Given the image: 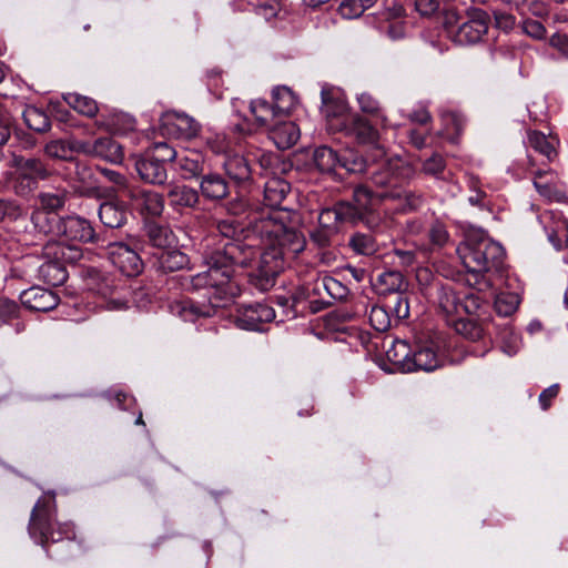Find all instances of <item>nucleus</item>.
<instances>
[{"mask_svg":"<svg viewBox=\"0 0 568 568\" xmlns=\"http://www.w3.org/2000/svg\"><path fill=\"white\" fill-rule=\"evenodd\" d=\"M82 141L77 139H57L45 143L44 154L52 160L73 161V153H81Z\"/></svg>","mask_w":568,"mask_h":568,"instance_id":"obj_27","label":"nucleus"},{"mask_svg":"<svg viewBox=\"0 0 568 568\" xmlns=\"http://www.w3.org/2000/svg\"><path fill=\"white\" fill-rule=\"evenodd\" d=\"M268 130L271 139L280 150L292 148L300 139V129L292 121L277 119Z\"/></svg>","mask_w":568,"mask_h":568,"instance_id":"obj_23","label":"nucleus"},{"mask_svg":"<svg viewBox=\"0 0 568 568\" xmlns=\"http://www.w3.org/2000/svg\"><path fill=\"white\" fill-rule=\"evenodd\" d=\"M397 168V163L387 162L369 171V179L375 187L374 190L377 192L376 196L379 201L389 202L390 197H382L379 195L390 193L402 186L400 179L396 173Z\"/></svg>","mask_w":568,"mask_h":568,"instance_id":"obj_17","label":"nucleus"},{"mask_svg":"<svg viewBox=\"0 0 568 568\" xmlns=\"http://www.w3.org/2000/svg\"><path fill=\"white\" fill-rule=\"evenodd\" d=\"M31 223L36 231L37 240L23 239L26 245H38L43 239L53 233L54 227H58L59 219L53 216L50 212L43 210H36L31 213Z\"/></svg>","mask_w":568,"mask_h":568,"instance_id":"obj_28","label":"nucleus"},{"mask_svg":"<svg viewBox=\"0 0 568 568\" xmlns=\"http://www.w3.org/2000/svg\"><path fill=\"white\" fill-rule=\"evenodd\" d=\"M313 161L321 172H333L338 164L346 168L345 163H342L337 152L326 145H322L315 149Z\"/></svg>","mask_w":568,"mask_h":568,"instance_id":"obj_41","label":"nucleus"},{"mask_svg":"<svg viewBox=\"0 0 568 568\" xmlns=\"http://www.w3.org/2000/svg\"><path fill=\"white\" fill-rule=\"evenodd\" d=\"M26 125L38 133H45L51 129L49 115L34 105H27L22 112Z\"/></svg>","mask_w":568,"mask_h":568,"instance_id":"obj_40","label":"nucleus"},{"mask_svg":"<svg viewBox=\"0 0 568 568\" xmlns=\"http://www.w3.org/2000/svg\"><path fill=\"white\" fill-rule=\"evenodd\" d=\"M291 191V185L284 179L278 176L270 178L264 184V204L266 207L261 209L258 212L264 210H287L282 207L281 204Z\"/></svg>","mask_w":568,"mask_h":568,"instance_id":"obj_22","label":"nucleus"},{"mask_svg":"<svg viewBox=\"0 0 568 568\" xmlns=\"http://www.w3.org/2000/svg\"><path fill=\"white\" fill-rule=\"evenodd\" d=\"M204 261L207 266L205 272L191 277L193 290H206L207 301L197 302L190 298L171 303V312L184 322H195L200 317L214 316L219 308L226 306L234 297L240 295L241 288L236 282H229L217 266L210 252H205Z\"/></svg>","mask_w":568,"mask_h":568,"instance_id":"obj_2","label":"nucleus"},{"mask_svg":"<svg viewBox=\"0 0 568 568\" xmlns=\"http://www.w3.org/2000/svg\"><path fill=\"white\" fill-rule=\"evenodd\" d=\"M527 170L540 197L547 202H562L566 200L565 184L556 171L536 169V162L529 155L527 156Z\"/></svg>","mask_w":568,"mask_h":568,"instance_id":"obj_8","label":"nucleus"},{"mask_svg":"<svg viewBox=\"0 0 568 568\" xmlns=\"http://www.w3.org/2000/svg\"><path fill=\"white\" fill-rule=\"evenodd\" d=\"M223 168L229 178L236 183L247 182L252 176L248 160L241 154L226 155Z\"/></svg>","mask_w":568,"mask_h":568,"instance_id":"obj_35","label":"nucleus"},{"mask_svg":"<svg viewBox=\"0 0 568 568\" xmlns=\"http://www.w3.org/2000/svg\"><path fill=\"white\" fill-rule=\"evenodd\" d=\"M88 287L100 294L105 301V307L110 311H121L128 308V301L119 295V285L115 280L102 273L100 270L90 267L85 272Z\"/></svg>","mask_w":568,"mask_h":568,"instance_id":"obj_9","label":"nucleus"},{"mask_svg":"<svg viewBox=\"0 0 568 568\" xmlns=\"http://www.w3.org/2000/svg\"><path fill=\"white\" fill-rule=\"evenodd\" d=\"M321 97L322 111L327 118H337L346 112V102L339 97H334L331 90L323 89Z\"/></svg>","mask_w":568,"mask_h":568,"instance_id":"obj_49","label":"nucleus"},{"mask_svg":"<svg viewBox=\"0 0 568 568\" xmlns=\"http://www.w3.org/2000/svg\"><path fill=\"white\" fill-rule=\"evenodd\" d=\"M301 224V214L294 210H264L248 215L252 235L265 245L257 268L250 275V282L260 291L274 286L284 267L285 251L292 254L304 251L306 240Z\"/></svg>","mask_w":568,"mask_h":568,"instance_id":"obj_1","label":"nucleus"},{"mask_svg":"<svg viewBox=\"0 0 568 568\" xmlns=\"http://www.w3.org/2000/svg\"><path fill=\"white\" fill-rule=\"evenodd\" d=\"M161 123V128L168 135L182 140L195 138L201 129V125L193 118L176 112L164 114Z\"/></svg>","mask_w":568,"mask_h":568,"instance_id":"obj_14","label":"nucleus"},{"mask_svg":"<svg viewBox=\"0 0 568 568\" xmlns=\"http://www.w3.org/2000/svg\"><path fill=\"white\" fill-rule=\"evenodd\" d=\"M455 332L467 339L478 341L483 337L484 328L480 323L474 318L457 316L448 323Z\"/></svg>","mask_w":568,"mask_h":568,"instance_id":"obj_42","label":"nucleus"},{"mask_svg":"<svg viewBox=\"0 0 568 568\" xmlns=\"http://www.w3.org/2000/svg\"><path fill=\"white\" fill-rule=\"evenodd\" d=\"M247 240L248 242L241 240L226 241L209 251L215 261L214 263L217 264L224 276L229 277V282H235L233 277L239 267L251 266L252 262L257 256L261 258L263 254L258 245L253 243L255 239L247 237Z\"/></svg>","mask_w":568,"mask_h":568,"instance_id":"obj_6","label":"nucleus"},{"mask_svg":"<svg viewBox=\"0 0 568 568\" xmlns=\"http://www.w3.org/2000/svg\"><path fill=\"white\" fill-rule=\"evenodd\" d=\"M338 234L328 231L327 229H322V226L317 225L313 231L310 232V239L313 244H315L320 248H325L332 245L334 239Z\"/></svg>","mask_w":568,"mask_h":568,"instance_id":"obj_63","label":"nucleus"},{"mask_svg":"<svg viewBox=\"0 0 568 568\" xmlns=\"http://www.w3.org/2000/svg\"><path fill=\"white\" fill-rule=\"evenodd\" d=\"M558 143L555 136H547L540 131L529 130L527 132V145L534 151L545 156L548 162H552L557 155L556 144Z\"/></svg>","mask_w":568,"mask_h":568,"instance_id":"obj_32","label":"nucleus"},{"mask_svg":"<svg viewBox=\"0 0 568 568\" xmlns=\"http://www.w3.org/2000/svg\"><path fill=\"white\" fill-rule=\"evenodd\" d=\"M334 207L341 225L357 224L365 221L359 211L349 201H338L334 204Z\"/></svg>","mask_w":568,"mask_h":568,"instance_id":"obj_50","label":"nucleus"},{"mask_svg":"<svg viewBox=\"0 0 568 568\" xmlns=\"http://www.w3.org/2000/svg\"><path fill=\"white\" fill-rule=\"evenodd\" d=\"M347 134L353 135L358 143L367 144L375 149L376 156L386 155L384 148L379 144V132L369 123L368 120L355 114L346 126Z\"/></svg>","mask_w":568,"mask_h":568,"instance_id":"obj_16","label":"nucleus"},{"mask_svg":"<svg viewBox=\"0 0 568 568\" xmlns=\"http://www.w3.org/2000/svg\"><path fill=\"white\" fill-rule=\"evenodd\" d=\"M317 221L318 225L322 226V229H327L328 231H333L337 234L341 231L342 225L338 221L334 205L322 209L318 214Z\"/></svg>","mask_w":568,"mask_h":568,"instance_id":"obj_59","label":"nucleus"},{"mask_svg":"<svg viewBox=\"0 0 568 568\" xmlns=\"http://www.w3.org/2000/svg\"><path fill=\"white\" fill-rule=\"evenodd\" d=\"M437 304L447 324L460 315V297L452 286H442L438 290Z\"/></svg>","mask_w":568,"mask_h":568,"instance_id":"obj_33","label":"nucleus"},{"mask_svg":"<svg viewBox=\"0 0 568 568\" xmlns=\"http://www.w3.org/2000/svg\"><path fill=\"white\" fill-rule=\"evenodd\" d=\"M83 256V251L78 245H70L57 241H48L42 245V257L52 258L62 263L67 267V264H75Z\"/></svg>","mask_w":568,"mask_h":568,"instance_id":"obj_21","label":"nucleus"},{"mask_svg":"<svg viewBox=\"0 0 568 568\" xmlns=\"http://www.w3.org/2000/svg\"><path fill=\"white\" fill-rule=\"evenodd\" d=\"M387 357L403 372L425 371L432 372L440 366V359L433 344L419 345L413 354L409 353L408 344L404 341L394 343L392 349L387 351Z\"/></svg>","mask_w":568,"mask_h":568,"instance_id":"obj_7","label":"nucleus"},{"mask_svg":"<svg viewBox=\"0 0 568 568\" xmlns=\"http://www.w3.org/2000/svg\"><path fill=\"white\" fill-rule=\"evenodd\" d=\"M349 247L361 255H373L378 251V243L372 233L356 232L349 237Z\"/></svg>","mask_w":568,"mask_h":568,"instance_id":"obj_45","label":"nucleus"},{"mask_svg":"<svg viewBox=\"0 0 568 568\" xmlns=\"http://www.w3.org/2000/svg\"><path fill=\"white\" fill-rule=\"evenodd\" d=\"M250 110L253 113L260 126L270 128L277 119H282L274 105L264 99L253 100L250 104Z\"/></svg>","mask_w":568,"mask_h":568,"instance_id":"obj_39","label":"nucleus"},{"mask_svg":"<svg viewBox=\"0 0 568 568\" xmlns=\"http://www.w3.org/2000/svg\"><path fill=\"white\" fill-rule=\"evenodd\" d=\"M82 154L120 164L124 159L123 146L112 138H99L93 142L82 141Z\"/></svg>","mask_w":568,"mask_h":568,"instance_id":"obj_15","label":"nucleus"},{"mask_svg":"<svg viewBox=\"0 0 568 568\" xmlns=\"http://www.w3.org/2000/svg\"><path fill=\"white\" fill-rule=\"evenodd\" d=\"M63 100L70 108L84 116L93 118L99 112L98 103L90 97L79 93H67L63 95Z\"/></svg>","mask_w":568,"mask_h":568,"instance_id":"obj_43","label":"nucleus"},{"mask_svg":"<svg viewBox=\"0 0 568 568\" xmlns=\"http://www.w3.org/2000/svg\"><path fill=\"white\" fill-rule=\"evenodd\" d=\"M519 296L516 293L503 292L495 298V310L501 316H510L514 314L519 305Z\"/></svg>","mask_w":568,"mask_h":568,"instance_id":"obj_52","label":"nucleus"},{"mask_svg":"<svg viewBox=\"0 0 568 568\" xmlns=\"http://www.w3.org/2000/svg\"><path fill=\"white\" fill-rule=\"evenodd\" d=\"M205 146L214 154H226L229 141L222 133H209L204 136Z\"/></svg>","mask_w":568,"mask_h":568,"instance_id":"obj_62","label":"nucleus"},{"mask_svg":"<svg viewBox=\"0 0 568 568\" xmlns=\"http://www.w3.org/2000/svg\"><path fill=\"white\" fill-rule=\"evenodd\" d=\"M324 281L326 283L327 288L326 296L327 300L331 301V304L333 303V301H341L347 296L348 288L338 280L328 275H324Z\"/></svg>","mask_w":568,"mask_h":568,"instance_id":"obj_61","label":"nucleus"},{"mask_svg":"<svg viewBox=\"0 0 568 568\" xmlns=\"http://www.w3.org/2000/svg\"><path fill=\"white\" fill-rule=\"evenodd\" d=\"M108 254L113 266L125 276H136L143 270V262L139 254L123 242L110 243Z\"/></svg>","mask_w":568,"mask_h":568,"instance_id":"obj_12","label":"nucleus"},{"mask_svg":"<svg viewBox=\"0 0 568 568\" xmlns=\"http://www.w3.org/2000/svg\"><path fill=\"white\" fill-rule=\"evenodd\" d=\"M541 219H549L545 224V231L549 242L558 251L568 248V220L560 213L552 211L545 212Z\"/></svg>","mask_w":568,"mask_h":568,"instance_id":"obj_20","label":"nucleus"},{"mask_svg":"<svg viewBox=\"0 0 568 568\" xmlns=\"http://www.w3.org/2000/svg\"><path fill=\"white\" fill-rule=\"evenodd\" d=\"M251 213L252 212H250L246 215L247 220H248V215ZM247 224H248V222L244 225L243 223L237 221L235 217H227V219L217 221L216 230L219 231V233L222 236L229 239L227 241H231V240H234L235 236L241 234L244 231L245 227L252 233V231L250 230Z\"/></svg>","mask_w":568,"mask_h":568,"instance_id":"obj_54","label":"nucleus"},{"mask_svg":"<svg viewBox=\"0 0 568 568\" xmlns=\"http://www.w3.org/2000/svg\"><path fill=\"white\" fill-rule=\"evenodd\" d=\"M57 505L53 496H42L32 508L28 531L30 537L42 546L47 555L53 558L49 544L68 540L67 547L75 539L74 526L71 523H58Z\"/></svg>","mask_w":568,"mask_h":568,"instance_id":"obj_4","label":"nucleus"},{"mask_svg":"<svg viewBox=\"0 0 568 568\" xmlns=\"http://www.w3.org/2000/svg\"><path fill=\"white\" fill-rule=\"evenodd\" d=\"M168 197L174 207H194L199 203L197 191L186 185H171Z\"/></svg>","mask_w":568,"mask_h":568,"instance_id":"obj_38","label":"nucleus"},{"mask_svg":"<svg viewBox=\"0 0 568 568\" xmlns=\"http://www.w3.org/2000/svg\"><path fill=\"white\" fill-rule=\"evenodd\" d=\"M272 104L280 116L285 118L295 106L294 93L287 87H277L272 91Z\"/></svg>","mask_w":568,"mask_h":568,"instance_id":"obj_46","label":"nucleus"},{"mask_svg":"<svg viewBox=\"0 0 568 568\" xmlns=\"http://www.w3.org/2000/svg\"><path fill=\"white\" fill-rule=\"evenodd\" d=\"M200 190L202 195L210 201L223 200L230 193L226 180L217 173L204 175L200 183Z\"/></svg>","mask_w":568,"mask_h":568,"instance_id":"obj_34","label":"nucleus"},{"mask_svg":"<svg viewBox=\"0 0 568 568\" xmlns=\"http://www.w3.org/2000/svg\"><path fill=\"white\" fill-rule=\"evenodd\" d=\"M275 318V311L267 304H241L237 308L235 323L237 327L247 331H261L263 324Z\"/></svg>","mask_w":568,"mask_h":568,"instance_id":"obj_13","label":"nucleus"},{"mask_svg":"<svg viewBox=\"0 0 568 568\" xmlns=\"http://www.w3.org/2000/svg\"><path fill=\"white\" fill-rule=\"evenodd\" d=\"M13 171L6 175V187L14 195L28 199L38 189L39 181L48 180L52 172L43 160L17 155L12 160Z\"/></svg>","mask_w":568,"mask_h":568,"instance_id":"obj_5","label":"nucleus"},{"mask_svg":"<svg viewBox=\"0 0 568 568\" xmlns=\"http://www.w3.org/2000/svg\"><path fill=\"white\" fill-rule=\"evenodd\" d=\"M95 170L109 182L112 186L109 189L110 193H123L129 196L133 187L130 186L128 178L119 171L97 165Z\"/></svg>","mask_w":568,"mask_h":568,"instance_id":"obj_44","label":"nucleus"},{"mask_svg":"<svg viewBox=\"0 0 568 568\" xmlns=\"http://www.w3.org/2000/svg\"><path fill=\"white\" fill-rule=\"evenodd\" d=\"M74 180L79 183L77 191L88 197H101L106 194L105 190L95 183L94 174L89 165L75 161Z\"/></svg>","mask_w":568,"mask_h":568,"instance_id":"obj_25","label":"nucleus"},{"mask_svg":"<svg viewBox=\"0 0 568 568\" xmlns=\"http://www.w3.org/2000/svg\"><path fill=\"white\" fill-rule=\"evenodd\" d=\"M134 169L144 183L162 186L168 181L169 175L166 166L159 163L155 158L149 156L146 153L135 159Z\"/></svg>","mask_w":568,"mask_h":568,"instance_id":"obj_18","label":"nucleus"},{"mask_svg":"<svg viewBox=\"0 0 568 568\" xmlns=\"http://www.w3.org/2000/svg\"><path fill=\"white\" fill-rule=\"evenodd\" d=\"M43 260L41 264L37 265L38 278L52 286L64 284L69 276L67 267L59 261Z\"/></svg>","mask_w":568,"mask_h":568,"instance_id":"obj_31","label":"nucleus"},{"mask_svg":"<svg viewBox=\"0 0 568 568\" xmlns=\"http://www.w3.org/2000/svg\"><path fill=\"white\" fill-rule=\"evenodd\" d=\"M457 252L468 272L466 282L478 292L490 290L494 275L504 265V247L484 232L470 231L457 247Z\"/></svg>","mask_w":568,"mask_h":568,"instance_id":"obj_3","label":"nucleus"},{"mask_svg":"<svg viewBox=\"0 0 568 568\" xmlns=\"http://www.w3.org/2000/svg\"><path fill=\"white\" fill-rule=\"evenodd\" d=\"M428 237L434 246L443 247L447 243L449 235L446 226L442 222L436 221L428 230Z\"/></svg>","mask_w":568,"mask_h":568,"instance_id":"obj_64","label":"nucleus"},{"mask_svg":"<svg viewBox=\"0 0 568 568\" xmlns=\"http://www.w3.org/2000/svg\"><path fill=\"white\" fill-rule=\"evenodd\" d=\"M58 234L69 241L97 244L100 235L89 220L80 215L59 217Z\"/></svg>","mask_w":568,"mask_h":568,"instance_id":"obj_11","label":"nucleus"},{"mask_svg":"<svg viewBox=\"0 0 568 568\" xmlns=\"http://www.w3.org/2000/svg\"><path fill=\"white\" fill-rule=\"evenodd\" d=\"M141 205L143 212L150 216H160L164 210V197L162 194L151 191L133 189L130 191L129 196Z\"/></svg>","mask_w":568,"mask_h":568,"instance_id":"obj_29","label":"nucleus"},{"mask_svg":"<svg viewBox=\"0 0 568 568\" xmlns=\"http://www.w3.org/2000/svg\"><path fill=\"white\" fill-rule=\"evenodd\" d=\"M445 169L446 162L444 158L438 153H435L425 160L422 168L425 174L432 175L436 179H444Z\"/></svg>","mask_w":568,"mask_h":568,"instance_id":"obj_58","label":"nucleus"},{"mask_svg":"<svg viewBox=\"0 0 568 568\" xmlns=\"http://www.w3.org/2000/svg\"><path fill=\"white\" fill-rule=\"evenodd\" d=\"M467 20L459 24L454 32L453 40L462 45L475 44L487 33L490 18L480 8H469L466 11Z\"/></svg>","mask_w":568,"mask_h":568,"instance_id":"obj_10","label":"nucleus"},{"mask_svg":"<svg viewBox=\"0 0 568 568\" xmlns=\"http://www.w3.org/2000/svg\"><path fill=\"white\" fill-rule=\"evenodd\" d=\"M377 286L383 294H398L406 286V283L404 275L399 271H386L378 275Z\"/></svg>","mask_w":568,"mask_h":568,"instance_id":"obj_47","label":"nucleus"},{"mask_svg":"<svg viewBox=\"0 0 568 568\" xmlns=\"http://www.w3.org/2000/svg\"><path fill=\"white\" fill-rule=\"evenodd\" d=\"M379 0H344L339 6L341 14L346 19L357 18Z\"/></svg>","mask_w":568,"mask_h":568,"instance_id":"obj_53","label":"nucleus"},{"mask_svg":"<svg viewBox=\"0 0 568 568\" xmlns=\"http://www.w3.org/2000/svg\"><path fill=\"white\" fill-rule=\"evenodd\" d=\"M178 169L185 180L197 178L203 172V163L199 154L183 155L176 159Z\"/></svg>","mask_w":568,"mask_h":568,"instance_id":"obj_48","label":"nucleus"},{"mask_svg":"<svg viewBox=\"0 0 568 568\" xmlns=\"http://www.w3.org/2000/svg\"><path fill=\"white\" fill-rule=\"evenodd\" d=\"M368 318L372 327L377 332H386L392 326V317L384 304L373 306Z\"/></svg>","mask_w":568,"mask_h":568,"instance_id":"obj_55","label":"nucleus"},{"mask_svg":"<svg viewBox=\"0 0 568 568\" xmlns=\"http://www.w3.org/2000/svg\"><path fill=\"white\" fill-rule=\"evenodd\" d=\"M357 102L362 112L377 116L381 125L387 126V118L382 113L379 102L371 93H361L357 97Z\"/></svg>","mask_w":568,"mask_h":568,"instance_id":"obj_51","label":"nucleus"},{"mask_svg":"<svg viewBox=\"0 0 568 568\" xmlns=\"http://www.w3.org/2000/svg\"><path fill=\"white\" fill-rule=\"evenodd\" d=\"M99 219L109 229H120L128 222L129 210L124 202L106 201L99 207Z\"/></svg>","mask_w":568,"mask_h":568,"instance_id":"obj_24","label":"nucleus"},{"mask_svg":"<svg viewBox=\"0 0 568 568\" xmlns=\"http://www.w3.org/2000/svg\"><path fill=\"white\" fill-rule=\"evenodd\" d=\"M23 306L36 312H49L55 308L60 302L59 296L51 290L41 286H32L20 294Z\"/></svg>","mask_w":568,"mask_h":568,"instance_id":"obj_19","label":"nucleus"},{"mask_svg":"<svg viewBox=\"0 0 568 568\" xmlns=\"http://www.w3.org/2000/svg\"><path fill=\"white\" fill-rule=\"evenodd\" d=\"M384 305L387 307L388 313H394L397 321L407 318L409 315V305L407 297L403 296L402 294H396L392 300L387 301Z\"/></svg>","mask_w":568,"mask_h":568,"instance_id":"obj_60","label":"nucleus"},{"mask_svg":"<svg viewBox=\"0 0 568 568\" xmlns=\"http://www.w3.org/2000/svg\"><path fill=\"white\" fill-rule=\"evenodd\" d=\"M145 233L150 244L160 251L171 248L176 243L173 231L166 225L150 223L145 227Z\"/></svg>","mask_w":568,"mask_h":568,"instance_id":"obj_36","label":"nucleus"},{"mask_svg":"<svg viewBox=\"0 0 568 568\" xmlns=\"http://www.w3.org/2000/svg\"><path fill=\"white\" fill-rule=\"evenodd\" d=\"M38 200L41 209L47 212H54L62 209L67 201V195L64 192L61 193H51V192H42L38 195Z\"/></svg>","mask_w":568,"mask_h":568,"instance_id":"obj_57","label":"nucleus"},{"mask_svg":"<svg viewBox=\"0 0 568 568\" xmlns=\"http://www.w3.org/2000/svg\"><path fill=\"white\" fill-rule=\"evenodd\" d=\"M382 197H390L389 202L396 203L395 209L399 212H412L419 210L425 202L424 194L420 192L403 187L395 189L390 193H384Z\"/></svg>","mask_w":568,"mask_h":568,"instance_id":"obj_26","label":"nucleus"},{"mask_svg":"<svg viewBox=\"0 0 568 568\" xmlns=\"http://www.w3.org/2000/svg\"><path fill=\"white\" fill-rule=\"evenodd\" d=\"M156 268L163 273H172L187 266L189 256L180 250L172 246L171 248L160 251L154 254Z\"/></svg>","mask_w":568,"mask_h":568,"instance_id":"obj_30","label":"nucleus"},{"mask_svg":"<svg viewBox=\"0 0 568 568\" xmlns=\"http://www.w3.org/2000/svg\"><path fill=\"white\" fill-rule=\"evenodd\" d=\"M149 156H153L159 163L166 166L169 162H173L178 159L176 151L169 145L166 142L155 143L151 149L146 150Z\"/></svg>","mask_w":568,"mask_h":568,"instance_id":"obj_56","label":"nucleus"},{"mask_svg":"<svg viewBox=\"0 0 568 568\" xmlns=\"http://www.w3.org/2000/svg\"><path fill=\"white\" fill-rule=\"evenodd\" d=\"M377 192L366 185H358L353 191L352 203L362 216L366 220L372 212L373 206L377 203H383L376 196Z\"/></svg>","mask_w":568,"mask_h":568,"instance_id":"obj_37","label":"nucleus"}]
</instances>
